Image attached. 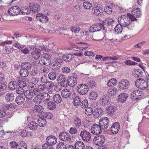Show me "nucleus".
I'll return each instance as SVG.
<instances>
[{
    "instance_id": "nucleus-62",
    "label": "nucleus",
    "mask_w": 149,
    "mask_h": 149,
    "mask_svg": "<svg viewBox=\"0 0 149 149\" xmlns=\"http://www.w3.org/2000/svg\"><path fill=\"white\" fill-rule=\"evenodd\" d=\"M4 51L7 54H9L13 52V47H10L9 46L6 47L5 48Z\"/></svg>"
},
{
    "instance_id": "nucleus-46",
    "label": "nucleus",
    "mask_w": 149,
    "mask_h": 149,
    "mask_svg": "<svg viewBox=\"0 0 149 149\" xmlns=\"http://www.w3.org/2000/svg\"><path fill=\"white\" fill-rule=\"evenodd\" d=\"M107 112L110 114H113L115 111V107L113 106H109L106 108Z\"/></svg>"
},
{
    "instance_id": "nucleus-27",
    "label": "nucleus",
    "mask_w": 149,
    "mask_h": 149,
    "mask_svg": "<svg viewBox=\"0 0 149 149\" xmlns=\"http://www.w3.org/2000/svg\"><path fill=\"white\" fill-rule=\"evenodd\" d=\"M74 147L75 149H85V146L84 143L81 141H77L75 143Z\"/></svg>"
},
{
    "instance_id": "nucleus-36",
    "label": "nucleus",
    "mask_w": 149,
    "mask_h": 149,
    "mask_svg": "<svg viewBox=\"0 0 149 149\" xmlns=\"http://www.w3.org/2000/svg\"><path fill=\"white\" fill-rule=\"evenodd\" d=\"M62 97L64 98H67L69 97L70 95V92L68 89H65L63 90L61 92Z\"/></svg>"
},
{
    "instance_id": "nucleus-54",
    "label": "nucleus",
    "mask_w": 149,
    "mask_h": 149,
    "mask_svg": "<svg viewBox=\"0 0 149 149\" xmlns=\"http://www.w3.org/2000/svg\"><path fill=\"white\" fill-rule=\"evenodd\" d=\"M33 101L35 104H39L42 102V100L41 97L36 96L33 98Z\"/></svg>"
},
{
    "instance_id": "nucleus-9",
    "label": "nucleus",
    "mask_w": 149,
    "mask_h": 149,
    "mask_svg": "<svg viewBox=\"0 0 149 149\" xmlns=\"http://www.w3.org/2000/svg\"><path fill=\"white\" fill-rule=\"evenodd\" d=\"M93 141L96 145L100 146L103 144L105 141V137L102 134L95 136Z\"/></svg>"
},
{
    "instance_id": "nucleus-48",
    "label": "nucleus",
    "mask_w": 149,
    "mask_h": 149,
    "mask_svg": "<svg viewBox=\"0 0 149 149\" xmlns=\"http://www.w3.org/2000/svg\"><path fill=\"white\" fill-rule=\"evenodd\" d=\"M47 108L49 109L53 110L56 107V104L53 102H49L47 104Z\"/></svg>"
},
{
    "instance_id": "nucleus-31",
    "label": "nucleus",
    "mask_w": 149,
    "mask_h": 149,
    "mask_svg": "<svg viewBox=\"0 0 149 149\" xmlns=\"http://www.w3.org/2000/svg\"><path fill=\"white\" fill-rule=\"evenodd\" d=\"M133 72L134 77L137 78L141 77L143 74L141 70L139 69H134Z\"/></svg>"
},
{
    "instance_id": "nucleus-14",
    "label": "nucleus",
    "mask_w": 149,
    "mask_h": 149,
    "mask_svg": "<svg viewBox=\"0 0 149 149\" xmlns=\"http://www.w3.org/2000/svg\"><path fill=\"white\" fill-rule=\"evenodd\" d=\"M35 95L39 96H40L42 97V99H43L45 101H48L50 100V95L48 93L46 92H39L34 93Z\"/></svg>"
},
{
    "instance_id": "nucleus-21",
    "label": "nucleus",
    "mask_w": 149,
    "mask_h": 149,
    "mask_svg": "<svg viewBox=\"0 0 149 149\" xmlns=\"http://www.w3.org/2000/svg\"><path fill=\"white\" fill-rule=\"evenodd\" d=\"M91 31H85L82 33V37L86 40H90L93 39V37Z\"/></svg>"
},
{
    "instance_id": "nucleus-64",
    "label": "nucleus",
    "mask_w": 149,
    "mask_h": 149,
    "mask_svg": "<svg viewBox=\"0 0 149 149\" xmlns=\"http://www.w3.org/2000/svg\"><path fill=\"white\" fill-rule=\"evenodd\" d=\"M104 12L108 14H110L112 13V9L110 6H107L105 7L104 9Z\"/></svg>"
},
{
    "instance_id": "nucleus-19",
    "label": "nucleus",
    "mask_w": 149,
    "mask_h": 149,
    "mask_svg": "<svg viewBox=\"0 0 149 149\" xmlns=\"http://www.w3.org/2000/svg\"><path fill=\"white\" fill-rule=\"evenodd\" d=\"M37 19L42 23L46 22L48 21V18L43 14H38L36 16Z\"/></svg>"
},
{
    "instance_id": "nucleus-33",
    "label": "nucleus",
    "mask_w": 149,
    "mask_h": 149,
    "mask_svg": "<svg viewBox=\"0 0 149 149\" xmlns=\"http://www.w3.org/2000/svg\"><path fill=\"white\" fill-rule=\"evenodd\" d=\"M73 123L75 126L77 128H79L80 127L81 125V119L78 117H75L74 118Z\"/></svg>"
},
{
    "instance_id": "nucleus-60",
    "label": "nucleus",
    "mask_w": 149,
    "mask_h": 149,
    "mask_svg": "<svg viewBox=\"0 0 149 149\" xmlns=\"http://www.w3.org/2000/svg\"><path fill=\"white\" fill-rule=\"evenodd\" d=\"M93 109L91 107L87 108L85 110V114L88 115H91L93 112Z\"/></svg>"
},
{
    "instance_id": "nucleus-53",
    "label": "nucleus",
    "mask_w": 149,
    "mask_h": 149,
    "mask_svg": "<svg viewBox=\"0 0 149 149\" xmlns=\"http://www.w3.org/2000/svg\"><path fill=\"white\" fill-rule=\"evenodd\" d=\"M116 83V79L112 78L109 79L107 85L109 87L113 86Z\"/></svg>"
},
{
    "instance_id": "nucleus-57",
    "label": "nucleus",
    "mask_w": 149,
    "mask_h": 149,
    "mask_svg": "<svg viewBox=\"0 0 149 149\" xmlns=\"http://www.w3.org/2000/svg\"><path fill=\"white\" fill-rule=\"evenodd\" d=\"M71 30L72 32H74L75 33H78L80 31V28L79 26L75 25L72 26Z\"/></svg>"
},
{
    "instance_id": "nucleus-26",
    "label": "nucleus",
    "mask_w": 149,
    "mask_h": 149,
    "mask_svg": "<svg viewBox=\"0 0 149 149\" xmlns=\"http://www.w3.org/2000/svg\"><path fill=\"white\" fill-rule=\"evenodd\" d=\"M40 50L38 48L34 49L31 52L32 56L35 60H37L40 58Z\"/></svg>"
},
{
    "instance_id": "nucleus-38",
    "label": "nucleus",
    "mask_w": 149,
    "mask_h": 149,
    "mask_svg": "<svg viewBox=\"0 0 149 149\" xmlns=\"http://www.w3.org/2000/svg\"><path fill=\"white\" fill-rule=\"evenodd\" d=\"M29 70L23 68H22L19 71L20 75L22 77H27L29 74Z\"/></svg>"
},
{
    "instance_id": "nucleus-47",
    "label": "nucleus",
    "mask_w": 149,
    "mask_h": 149,
    "mask_svg": "<svg viewBox=\"0 0 149 149\" xmlns=\"http://www.w3.org/2000/svg\"><path fill=\"white\" fill-rule=\"evenodd\" d=\"M122 26L120 24H117L115 27L114 30L116 33H120L122 31Z\"/></svg>"
},
{
    "instance_id": "nucleus-50",
    "label": "nucleus",
    "mask_w": 149,
    "mask_h": 149,
    "mask_svg": "<svg viewBox=\"0 0 149 149\" xmlns=\"http://www.w3.org/2000/svg\"><path fill=\"white\" fill-rule=\"evenodd\" d=\"M57 74L55 72H50L48 75V77L49 79L51 80H54L56 79Z\"/></svg>"
},
{
    "instance_id": "nucleus-18",
    "label": "nucleus",
    "mask_w": 149,
    "mask_h": 149,
    "mask_svg": "<svg viewBox=\"0 0 149 149\" xmlns=\"http://www.w3.org/2000/svg\"><path fill=\"white\" fill-rule=\"evenodd\" d=\"M61 65V61L59 62L58 60H56L50 64L49 67L53 70H56L60 68Z\"/></svg>"
},
{
    "instance_id": "nucleus-11",
    "label": "nucleus",
    "mask_w": 149,
    "mask_h": 149,
    "mask_svg": "<svg viewBox=\"0 0 149 149\" xmlns=\"http://www.w3.org/2000/svg\"><path fill=\"white\" fill-rule=\"evenodd\" d=\"M102 128L100 125L96 124L93 125L91 128V132L95 135H98L102 132Z\"/></svg>"
},
{
    "instance_id": "nucleus-28",
    "label": "nucleus",
    "mask_w": 149,
    "mask_h": 149,
    "mask_svg": "<svg viewBox=\"0 0 149 149\" xmlns=\"http://www.w3.org/2000/svg\"><path fill=\"white\" fill-rule=\"evenodd\" d=\"M74 57V56L72 54H68L63 55L62 56V59L64 61L69 62L71 61Z\"/></svg>"
},
{
    "instance_id": "nucleus-7",
    "label": "nucleus",
    "mask_w": 149,
    "mask_h": 149,
    "mask_svg": "<svg viewBox=\"0 0 149 149\" xmlns=\"http://www.w3.org/2000/svg\"><path fill=\"white\" fill-rule=\"evenodd\" d=\"M130 18L127 15L125 16L123 15L118 19V22L119 24H120L123 27H126L127 25L130 23Z\"/></svg>"
},
{
    "instance_id": "nucleus-49",
    "label": "nucleus",
    "mask_w": 149,
    "mask_h": 149,
    "mask_svg": "<svg viewBox=\"0 0 149 149\" xmlns=\"http://www.w3.org/2000/svg\"><path fill=\"white\" fill-rule=\"evenodd\" d=\"M81 101L80 98L79 96L75 97L73 99V104L75 106H79Z\"/></svg>"
},
{
    "instance_id": "nucleus-35",
    "label": "nucleus",
    "mask_w": 149,
    "mask_h": 149,
    "mask_svg": "<svg viewBox=\"0 0 149 149\" xmlns=\"http://www.w3.org/2000/svg\"><path fill=\"white\" fill-rule=\"evenodd\" d=\"M119 101L121 102H125L128 96L125 93H121L118 96Z\"/></svg>"
},
{
    "instance_id": "nucleus-52",
    "label": "nucleus",
    "mask_w": 149,
    "mask_h": 149,
    "mask_svg": "<svg viewBox=\"0 0 149 149\" xmlns=\"http://www.w3.org/2000/svg\"><path fill=\"white\" fill-rule=\"evenodd\" d=\"M33 110L35 111L38 112H42V110L43 109L42 106L39 105H35L33 108Z\"/></svg>"
},
{
    "instance_id": "nucleus-39",
    "label": "nucleus",
    "mask_w": 149,
    "mask_h": 149,
    "mask_svg": "<svg viewBox=\"0 0 149 149\" xmlns=\"http://www.w3.org/2000/svg\"><path fill=\"white\" fill-rule=\"evenodd\" d=\"M31 65L30 63L27 62H23L21 65V67L25 69L29 70L31 68Z\"/></svg>"
},
{
    "instance_id": "nucleus-34",
    "label": "nucleus",
    "mask_w": 149,
    "mask_h": 149,
    "mask_svg": "<svg viewBox=\"0 0 149 149\" xmlns=\"http://www.w3.org/2000/svg\"><path fill=\"white\" fill-rule=\"evenodd\" d=\"M25 100L24 97L21 95H19L16 97L15 99V102L17 104L20 105L24 103Z\"/></svg>"
},
{
    "instance_id": "nucleus-8",
    "label": "nucleus",
    "mask_w": 149,
    "mask_h": 149,
    "mask_svg": "<svg viewBox=\"0 0 149 149\" xmlns=\"http://www.w3.org/2000/svg\"><path fill=\"white\" fill-rule=\"evenodd\" d=\"M80 136L82 140L85 141H88L91 138V134L86 130H83L81 131Z\"/></svg>"
},
{
    "instance_id": "nucleus-1",
    "label": "nucleus",
    "mask_w": 149,
    "mask_h": 149,
    "mask_svg": "<svg viewBox=\"0 0 149 149\" xmlns=\"http://www.w3.org/2000/svg\"><path fill=\"white\" fill-rule=\"evenodd\" d=\"M142 12L140 10L139 8H134L133 9L131 14L128 13L127 15L130 17L131 20L132 21H136L137 20L136 18L139 17L141 15Z\"/></svg>"
},
{
    "instance_id": "nucleus-2",
    "label": "nucleus",
    "mask_w": 149,
    "mask_h": 149,
    "mask_svg": "<svg viewBox=\"0 0 149 149\" xmlns=\"http://www.w3.org/2000/svg\"><path fill=\"white\" fill-rule=\"evenodd\" d=\"M39 60V63L41 65L47 66L51 63V57L49 54L45 53Z\"/></svg>"
},
{
    "instance_id": "nucleus-63",
    "label": "nucleus",
    "mask_w": 149,
    "mask_h": 149,
    "mask_svg": "<svg viewBox=\"0 0 149 149\" xmlns=\"http://www.w3.org/2000/svg\"><path fill=\"white\" fill-rule=\"evenodd\" d=\"M113 20L111 19H107L103 21V24L106 25H109L113 23Z\"/></svg>"
},
{
    "instance_id": "nucleus-17",
    "label": "nucleus",
    "mask_w": 149,
    "mask_h": 149,
    "mask_svg": "<svg viewBox=\"0 0 149 149\" xmlns=\"http://www.w3.org/2000/svg\"><path fill=\"white\" fill-rule=\"evenodd\" d=\"M19 8L17 6H14L9 9L8 12L9 14L13 16L18 15L20 12Z\"/></svg>"
},
{
    "instance_id": "nucleus-16",
    "label": "nucleus",
    "mask_w": 149,
    "mask_h": 149,
    "mask_svg": "<svg viewBox=\"0 0 149 149\" xmlns=\"http://www.w3.org/2000/svg\"><path fill=\"white\" fill-rule=\"evenodd\" d=\"M118 86L120 88L125 89L129 88L130 84L128 81L127 79L123 80L119 82Z\"/></svg>"
},
{
    "instance_id": "nucleus-51",
    "label": "nucleus",
    "mask_w": 149,
    "mask_h": 149,
    "mask_svg": "<svg viewBox=\"0 0 149 149\" xmlns=\"http://www.w3.org/2000/svg\"><path fill=\"white\" fill-rule=\"evenodd\" d=\"M19 134L22 137L27 136L30 134V132L24 130H21Z\"/></svg>"
},
{
    "instance_id": "nucleus-30",
    "label": "nucleus",
    "mask_w": 149,
    "mask_h": 149,
    "mask_svg": "<svg viewBox=\"0 0 149 149\" xmlns=\"http://www.w3.org/2000/svg\"><path fill=\"white\" fill-rule=\"evenodd\" d=\"M102 105H107L110 102L109 98L107 96H104L100 99Z\"/></svg>"
},
{
    "instance_id": "nucleus-29",
    "label": "nucleus",
    "mask_w": 149,
    "mask_h": 149,
    "mask_svg": "<svg viewBox=\"0 0 149 149\" xmlns=\"http://www.w3.org/2000/svg\"><path fill=\"white\" fill-rule=\"evenodd\" d=\"M33 94L34 93L33 91L28 90L24 91V95L26 99H30L33 96Z\"/></svg>"
},
{
    "instance_id": "nucleus-6",
    "label": "nucleus",
    "mask_w": 149,
    "mask_h": 149,
    "mask_svg": "<svg viewBox=\"0 0 149 149\" xmlns=\"http://www.w3.org/2000/svg\"><path fill=\"white\" fill-rule=\"evenodd\" d=\"M77 90L79 94L84 95L87 93L88 87V86L85 84H80L77 86Z\"/></svg>"
},
{
    "instance_id": "nucleus-12",
    "label": "nucleus",
    "mask_w": 149,
    "mask_h": 149,
    "mask_svg": "<svg viewBox=\"0 0 149 149\" xmlns=\"http://www.w3.org/2000/svg\"><path fill=\"white\" fill-rule=\"evenodd\" d=\"M57 81L62 86L64 87L67 86V79L65 75L62 74L59 75L57 78Z\"/></svg>"
},
{
    "instance_id": "nucleus-3",
    "label": "nucleus",
    "mask_w": 149,
    "mask_h": 149,
    "mask_svg": "<svg viewBox=\"0 0 149 149\" xmlns=\"http://www.w3.org/2000/svg\"><path fill=\"white\" fill-rule=\"evenodd\" d=\"M143 94L141 91L134 90L131 93V98L134 101L139 100L143 96Z\"/></svg>"
},
{
    "instance_id": "nucleus-58",
    "label": "nucleus",
    "mask_w": 149,
    "mask_h": 149,
    "mask_svg": "<svg viewBox=\"0 0 149 149\" xmlns=\"http://www.w3.org/2000/svg\"><path fill=\"white\" fill-rule=\"evenodd\" d=\"M31 10L28 7H24L22 9V13L23 15H28L30 13Z\"/></svg>"
},
{
    "instance_id": "nucleus-44",
    "label": "nucleus",
    "mask_w": 149,
    "mask_h": 149,
    "mask_svg": "<svg viewBox=\"0 0 149 149\" xmlns=\"http://www.w3.org/2000/svg\"><path fill=\"white\" fill-rule=\"evenodd\" d=\"M39 126L41 127H45L46 124V121L45 118H40L38 120Z\"/></svg>"
},
{
    "instance_id": "nucleus-23",
    "label": "nucleus",
    "mask_w": 149,
    "mask_h": 149,
    "mask_svg": "<svg viewBox=\"0 0 149 149\" xmlns=\"http://www.w3.org/2000/svg\"><path fill=\"white\" fill-rule=\"evenodd\" d=\"M30 9L33 13H37L40 10L39 6L37 3H31L29 4Z\"/></svg>"
},
{
    "instance_id": "nucleus-4",
    "label": "nucleus",
    "mask_w": 149,
    "mask_h": 149,
    "mask_svg": "<svg viewBox=\"0 0 149 149\" xmlns=\"http://www.w3.org/2000/svg\"><path fill=\"white\" fill-rule=\"evenodd\" d=\"M99 123L102 129H106L109 125V119L107 117H102L100 119Z\"/></svg>"
},
{
    "instance_id": "nucleus-32",
    "label": "nucleus",
    "mask_w": 149,
    "mask_h": 149,
    "mask_svg": "<svg viewBox=\"0 0 149 149\" xmlns=\"http://www.w3.org/2000/svg\"><path fill=\"white\" fill-rule=\"evenodd\" d=\"M28 126L29 128L32 131L36 130L38 127L37 123L34 121H32L30 123Z\"/></svg>"
},
{
    "instance_id": "nucleus-59",
    "label": "nucleus",
    "mask_w": 149,
    "mask_h": 149,
    "mask_svg": "<svg viewBox=\"0 0 149 149\" xmlns=\"http://www.w3.org/2000/svg\"><path fill=\"white\" fill-rule=\"evenodd\" d=\"M47 89L52 88L54 86V83L51 81H49L45 82Z\"/></svg>"
},
{
    "instance_id": "nucleus-10",
    "label": "nucleus",
    "mask_w": 149,
    "mask_h": 149,
    "mask_svg": "<svg viewBox=\"0 0 149 149\" xmlns=\"http://www.w3.org/2000/svg\"><path fill=\"white\" fill-rule=\"evenodd\" d=\"M104 27L103 25L101 24H96L91 26L89 29V31L91 32H94L97 31H99L103 29L104 30Z\"/></svg>"
},
{
    "instance_id": "nucleus-5",
    "label": "nucleus",
    "mask_w": 149,
    "mask_h": 149,
    "mask_svg": "<svg viewBox=\"0 0 149 149\" xmlns=\"http://www.w3.org/2000/svg\"><path fill=\"white\" fill-rule=\"evenodd\" d=\"M135 84L137 87L142 89H145L147 87L148 88V82L141 79L136 80Z\"/></svg>"
},
{
    "instance_id": "nucleus-41",
    "label": "nucleus",
    "mask_w": 149,
    "mask_h": 149,
    "mask_svg": "<svg viewBox=\"0 0 149 149\" xmlns=\"http://www.w3.org/2000/svg\"><path fill=\"white\" fill-rule=\"evenodd\" d=\"M17 87V84L15 81L10 82L9 84L8 88L11 90H14Z\"/></svg>"
},
{
    "instance_id": "nucleus-13",
    "label": "nucleus",
    "mask_w": 149,
    "mask_h": 149,
    "mask_svg": "<svg viewBox=\"0 0 149 149\" xmlns=\"http://www.w3.org/2000/svg\"><path fill=\"white\" fill-rule=\"evenodd\" d=\"M46 141V143L45 144L52 146L56 143L57 139L55 136L50 135L47 137Z\"/></svg>"
},
{
    "instance_id": "nucleus-42",
    "label": "nucleus",
    "mask_w": 149,
    "mask_h": 149,
    "mask_svg": "<svg viewBox=\"0 0 149 149\" xmlns=\"http://www.w3.org/2000/svg\"><path fill=\"white\" fill-rule=\"evenodd\" d=\"M103 111L101 108H97L95 110L94 114H93L95 118H97L102 113Z\"/></svg>"
},
{
    "instance_id": "nucleus-22",
    "label": "nucleus",
    "mask_w": 149,
    "mask_h": 149,
    "mask_svg": "<svg viewBox=\"0 0 149 149\" xmlns=\"http://www.w3.org/2000/svg\"><path fill=\"white\" fill-rule=\"evenodd\" d=\"M77 79L73 77H70L67 79V85L68 84L70 86L73 87L77 84Z\"/></svg>"
},
{
    "instance_id": "nucleus-61",
    "label": "nucleus",
    "mask_w": 149,
    "mask_h": 149,
    "mask_svg": "<svg viewBox=\"0 0 149 149\" xmlns=\"http://www.w3.org/2000/svg\"><path fill=\"white\" fill-rule=\"evenodd\" d=\"M18 83L19 86L22 88L27 86V84L25 81L23 80H19L18 81Z\"/></svg>"
},
{
    "instance_id": "nucleus-43",
    "label": "nucleus",
    "mask_w": 149,
    "mask_h": 149,
    "mask_svg": "<svg viewBox=\"0 0 149 149\" xmlns=\"http://www.w3.org/2000/svg\"><path fill=\"white\" fill-rule=\"evenodd\" d=\"M118 91L119 90L116 88L115 87L112 88L108 90V93L109 95L112 96L116 94Z\"/></svg>"
},
{
    "instance_id": "nucleus-25",
    "label": "nucleus",
    "mask_w": 149,
    "mask_h": 149,
    "mask_svg": "<svg viewBox=\"0 0 149 149\" xmlns=\"http://www.w3.org/2000/svg\"><path fill=\"white\" fill-rule=\"evenodd\" d=\"M120 129V125L119 123L116 122L113 123L111 127V131L113 134H116Z\"/></svg>"
},
{
    "instance_id": "nucleus-40",
    "label": "nucleus",
    "mask_w": 149,
    "mask_h": 149,
    "mask_svg": "<svg viewBox=\"0 0 149 149\" xmlns=\"http://www.w3.org/2000/svg\"><path fill=\"white\" fill-rule=\"evenodd\" d=\"M53 100L56 103L59 104L61 102L62 98L59 94H56L53 96Z\"/></svg>"
},
{
    "instance_id": "nucleus-15",
    "label": "nucleus",
    "mask_w": 149,
    "mask_h": 149,
    "mask_svg": "<svg viewBox=\"0 0 149 149\" xmlns=\"http://www.w3.org/2000/svg\"><path fill=\"white\" fill-rule=\"evenodd\" d=\"M70 137L69 134L65 132H62L60 133L59 135V138L61 141H68Z\"/></svg>"
},
{
    "instance_id": "nucleus-45",
    "label": "nucleus",
    "mask_w": 149,
    "mask_h": 149,
    "mask_svg": "<svg viewBox=\"0 0 149 149\" xmlns=\"http://www.w3.org/2000/svg\"><path fill=\"white\" fill-rule=\"evenodd\" d=\"M98 97L97 93L95 91L91 92L89 95V98L92 100H95Z\"/></svg>"
},
{
    "instance_id": "nucleus-24",
    "label": "nucleus",
    "mask_w": 149,
    "mask_h": 149,
    "mask_svg": "<svg viewBox=\"0 0 149 149\" xmlns=\"http://www.w3.org/2000/svg\"><path fill=\"white\" fill-rule=\"evenodd\" d=\"M47 89L45 83H42L39 85L37 88H34L33 89L34 93L41 92Z\"/></svg>"
},
{
    "instance_id": "nucleus-56",
    "label": "nucleus",
    "mask_w": 149,
    "mask_h": 149,
    "mask_svg": "<svg viewBox=\"0 0 149 149\" xmlns=\"http://www.w3.org/2000/svg\"><path fill=\"white\" fill-rule=\"evenodd\" d=\"M83 6L85 8L89 9L91 8L92 6V5L89 2L86 1L84 2Z\"/></svg>"
},
{
    "instance_id": "nucleus-37",
    "label": "nucleus",
    "mask_w": 149,
    "mask_h": 149,
    "mask_svg": "<svg viewBox=\"0 0 149 149\" xmlns=\"http://www.w3.org/2000/svg\"><path fill=\"white\" fill-rule=\"evenodd\" d=\"M6 100L9 102H12L15 98L14 95L13 93H7L5 96Z\"/></svg>"
},
{
    "instance_id": "nucleus-20",
    "label": "nucleus",
    "mask_w": 149,
    "mask_h": 149,
    "mask_svg": "<svg viewBox=\"0 0 149 149\" xmlns=\"http://www.w3.org/2000/svg\"><path fill=\"white\" fill-rule=\"evenodd\" d=\"M92 11L93 14L97 16L101 15L103 11L102 8L99 6L93 7Z\"/></svg>"
},
{
    "instance_id": "nucleus-55",
    "label": "nucleus",
    "mask_w": 149,
    "mask_h": 149,
    "mask_svg": "<svg viewBox=\"0 0 149 149\" xmlns=\"http://www.w3.org/2000/svg\"><path fill=\"white\" fill-rule=\"evenodd\" d=\"M57 146L58 149H67L65 144L63 142L57 144Z\"/></svg>"
}]
</instances>
